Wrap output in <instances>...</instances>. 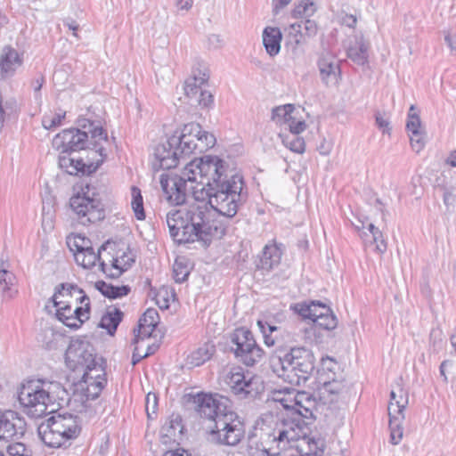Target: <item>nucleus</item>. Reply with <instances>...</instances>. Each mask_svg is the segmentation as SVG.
<instances>
[{"mask_svg": "<svg viewBox=\"0 0 456 456\" xmlns=\"http://www.w3.org/2000/svg\"><path fill=\"white\" fill-rule=\"evenodd\" d=\"M408 404V395L403 389L399 388L398 392L394 390L390 393V401L388 404L389 417L403 415V411Z\"/></svg>", "mask_w": 456, "mask_h": 456, "instance_id": "34", "label": "nucleus"}, {"mask_svg": "<svg viewBox=\"0 0 456 456\" xmlns=\"http://www.w3.org/2000/svg\"><path fill=\"white\" fill-rule=\"evenodd\" d=\"M271 366L274 373L284 381L294 385L305 384L315 370V357L304 346L292 347L283 356L273 358Z\"/></svg>", "mask_w": 456, "mask_h": 456, "instance_id": "3", "label": "nucleus"}, {"mask_svg": "<svg viewBox=\"0 0 456 456\" xmlns=\"http://www.w3.org/2000/svg\"><path fill=\"white\" fill-rule=\"evenodd\" d=\"M303 25L300 22L293 23L289 26V37H293V40L297 45L304 42Z\"/></svg>", "mask_w": 456, "mask_h": 456, "instance_id": "54", "label": "nucleus"}, {"mask_svg": "<svg viewBox=\"0 0 456 456\" xmlns=\"http://www.w3.org/2000/svg\"><path fill=\"white\" fill-rule=\"evenodd\" d=\"M159 322V315L158 311L154 308H148L139 319L138 329L134 330V338L133 343L137 344L139 340L150 338Z\"/></svg>", "mask_w": 456, "mask_h": 456, "instance_id": "23", "label": "nucleus"}, {"mask_svg": "<svg viewBox=\"0 0 456 456\" xmlns=\"http://www.w3.org/2000/svg\"><path fill=\"white\" fill-rule=\"evenodd\" d=\"M317 66L322 81L328 86L336 84L340 74L339 64L330 53H322L318 59Z\"/></svg>", "mask_w": 456, "mask_h": 456, "instance_id": "22", "label": "nucleus"}, {"mask_svg": "<svg viewBox=\"0 0 456 456\" xmlns=\"http://www.w3.org/2000/svg\"><path fill=\"white\" fill-rule=\"evenodd\" d=\"M280 136L281 137L282 143L291 151L300 154L305 151V142L303 137L295 134H280Z\"/></svg>", "mask_w": 456, "mask_h": 456, "instance_id": "45", "label": "nucleus"}, {"mask_svg": "<svg viewBox=\"0 0 456 456\" xmlns=\"http://www.w3.org/2000/svg\"><path fill=\"white\" fill-rule=\"evenodd\" d=\"M88 142L87 146L89 148L94 150L96 152L103 157L106 156L104 153L105 150L103 147L99 146L101 141H107L108 135L106 131L98 125H94V126L88 131Z\"/></svg>", "mask_w": 456, "mask_h": 456, "instance_id": "38", "label": "nucleus"}, {"mask_svg": "<svg viewBox=\"0 0 456 456\" xmlns=\"http://www.w3.org/2000/svg\"><path fill=\"white\" fill-rule=\"evenodd\" d=\"M22 55L10 45L4 46L0 53V75L2 78L12 77L22 65Z\"/></svg>", "mask_w": 456, "mask_h": 456, "instance_id": "19", "label": "nucleus"}, {"mask_svg": "<svg viewBox=\"0 0 456 456\" xmlns=\"http://www.w3.org/2000/svg\"><path fill=\"white\" fill-rule=\"evenodd\" d=\"M209 78V74L206 71L202 73V77H198L194 71L193 77H191L185 81L184 92L189 98L198 96L199 93L202 90L201 86L204 85Z\"/></svg>", "mask_w": 456, "mask_h": 456, "instance_id": "40", "label": "nucleus"}, {"mask_svg": "<svg viewBox=\"0 0 456 456\" xmlns=\"http://www.w3.org/2000/svg\"><path fill=\"white\" fill-rule=\"evenodd\" d=\"M231 342L235 346V356L247 366H254L264 357V350L256 344L252 332L248 329H236L231 335Z\"/></svg>", "mask_w": 456, "mask_h": 456, "instance_id": "9", "label": "nucleus"}, {"mask_svg": "<svg viewBox=\"0 0 456 456\" xmlns=\"http://www.w3.org/2000/svg\"><path fill=\"white\" fill-rule=\"evenodd\" d=\"M183 137L181 131H175L165 142L159 143L154 149L152 168L171 169L178 165L179 159L190 156L183 149Z\"/></svg>", "mask_w": 456, "mask_h": 456, "instance_id": "8", "label": "nucleus"}, {"mask_svg": "<svg viewBox=\"0 0 456 456\" xmlns=\"http://www.w3.org/2000/svg\"><path fill=\"white\" fill-rule=\"evenodd\" d=\"M131 207L137 220H144L146 216L143 208V200L141 190L136 186L131 188Z\"/></svg>", "mask_w": 456, "mask_h": 456, "instance_id": "46", "label": "nucleus"}, {"mask_svg": "<svg viewBox=\"0 0 456 456\" xmlns=\"http://www.w3.org/2000/svg\"><path fill=\"white\" fill-rule=\"evenodd\" d=\"M69 205L83 225L94 224L105 217L103 205L98 199L77 194L70 198Z\"/></svg>", "mask_w": 456, "mask_h": 456, "instance_id": "10", "label": "nucleus"}, {"mask_svg": "<svg viewBox=\"0 0 456 456\" xmlns=\"http://www.w3.org/2000/svg\"><path fill=\"white\" fill-rule=\"evenodd\" d=\"M225 383L238 399L254 398L257 394L253 379L248 378L241 368H232L226 375Z\"/></svg>", "mask_w": 456, "mask_h": 456, "instance_id": "16", "label": "nucleus"}, {"mask_svg": "<svg viewBox=\"0 0 456 456\" xmlns=\"http://www.w3.org/2000/svg\"><path fill=\"white\" fill-rule=\"evenodd\" d=\"M183 430V419L179 414L173 413L169 419L162 426L161 433L164 437L175 440Z\"/></svg>", "mask_w": 456, "mask_h": 456, "instance_id": "39", "label": "nucleus"}, {"mask_svg": "<svg viewBox=\"0 0 456 456\" xmlns=\"http://www.w3.org/2000/svg\"><path fill=\"white\" fill-rule=\"evenodd\" d=\"M376 125L379 129L382 130L383 134H390L391 126L390 122L387 118H385L380 113L375 115Z\"/></svg>", "mask_w": 456, "mask_h": 456, "instance_id": "61", "label": "nucleus"}, {"mask_svg": "<svg viewBox=\"0 0 456 456\" xmlns=\"http://www.w3.org/2000/svg\"><path fill=\"white\" fill-rule=\"evenodd\" d=\"M145 409L148 418H152L151 414H156L158 409V396L154 393H149L145 398Z\"/></svg>", "mask_w": 456, "mask_h": 456, "instance_id": "55", "label": "nucleus"}, {"mask_svg": "<svg viewBox=\"0 0 456 456\" xmlns=\"http://www.w3.org/2000/svg\"><path fill=\"white\" fill-rule=\"evenodd\" d=\"M347 57L358 65H364L368 62V45L362 38L356 42V45L347 49Z\"/></svg>", "mask_w": 456, "mask_h": 456, "instance_id": "41", "label": "nucleus"}, {"mask_svg": "<svg viewBox=\"0 0 456 456\" xmlns=\"http://www.w3.org/2000/svg\"><path fill=\"white\" fill-rule=\"evenodd\" d=\"M288 126L289 128V134H295L297 135H299L306 128V124L304 120H297L293 117L289 121Z\"/></svg>", "mask_w": 456, "mask_h": 456, "instance_id": "59", "label": "nucleus"}, {"mask_svg": "<svg viewBox=\"0 0 456 456\" xmlns=\"http://www.w3.org/2000/svg\"><path fill=\"white\" fill-rule=\"evenodd\" d=\"M406 129L411 134L410 141L412 150L419 152L425 146L424 132L421 127L419 115L416 112L414 105L410 107Z\"/></svg>", "mask_w": 456, "mask_h": 456, "instance_id": "18", "label": "nucleus"}, {"mask_svg": "<svg viewBox=\"0 0 456 456\" xmlns=\"http://www.w3.org/2000/svg\"><path fill=\"white\" fill-rule=\"evenodd\" d=\"M106 367L98 366L89 369L82 374L81 379L76 384V393H80L82 402L86 404L90 400L99 397L107 384Z\"/></svg>", "mask_w": 456, "mask_h": 456, "instance_id": "12", "label": "nucleus"}, {"mask_svg": "<svg viewBox=\"0 0 456 456\" xmlns=\"http://www.w3.org/2000/svg\"><path fill=\"white\" fill-rule=\"evenodd\" d=\"M48 387L45 389L43 386L36 384L34 381H29L22 385L19 391L18 399L21 406L24 408L25 412L31 418H41L47 413L54 411V403L59 398V395H54L55 391H50L51 388L65 393V390L60 383H48Z\"/></svg>", "mask_w": 456, "mask_h": 456, "instance_id": "4", "label": "nucleus"}, {"mask_svg": "<svg viewBox=\"0 0 456 456\" xmlns=\"http://www.w3.org/2000/svg\"><path fill=\"white\" fill-rule=\"evenodd\" d=\"M65 113L56 114L53 117H44L42 125L45 129H51L61 125L62 118H64Z\"/></svg>", "mask_w": 456, "mask_h": 456, "instance_id": "58", "label": "nucleus"}, {"mask_svg": "<svg viewBox=\"0 0 456 456\" xmlns=\"http://www.w3.org/2000/svg\"><path fill=\"white\" fill-rule=\"evenodd\" d=\"M71 153H62L59 156V167L66 173L71 175H90L97 168L94 163L86 164L82 159H74L70 157Z\"/></svg>", "mask_w": 456, "mask_h": 456, "instance_id": "21", "label": "nucleus"}, {"mask_svg": "<svg viewBox=\"0 0 456 456\" xmlns=\"http://www.w3.org/2000/svg\"><path fill=\"white\" fill-rule=\"evenodd\" d=\"M45 83V77L43 75L38 76L37 77L34 78L30 85L34 90L35 93V98L36 100L40 99V90Z\"/></svg>", "mask_w": 456, "mask_h": 456, "instance_id": "63", "label": "nucleus"}, {"mask_svg": "<svg viewBox=\"0 0 456 456\" xmlns=\"http://www.w3.org/2000/svg\"><path fill=\"white\" fill-rule=\"evenodd\" d=\"M110 263V265H108L105 262H101V271L109 278L118 279L132 266L134 263V257L130 252H123L122 255L112 257Z\"/></svg>", "mask_w": 456, "mask_h": 456, "instance_id": "20", "label": "nucleus"}, {"mask_svg": "<svg viewBox=\"0 0 456 456\" xmlns=\"http://www.w3.org/2000/svg\"><path fill=\"white\" fill-rule=\"evenodd\" d=\"M229 399L219 394L200 393L192 397L194 411L214 422L208 439L217 445L235 446L245 436L241 418L228 405Z\"/></svg>", "mask_w": 456, "mask_h": 456, "instance_id": "2", "label": "nucleus"}, {"mask_svg": "<svg viewBox=\"0 0 456 456\" xmlns=\"http://www.w3.org/2000/svg\"><path fill=\"white\" fill-rule=\"evenodd\" d=\"M303 25V34L305 37H314L317 35L318 26L317 23L310 19H305V20L300 21Z\"/></svg>", "mask_w": 456, "mask_h": 456, "instance_id": "53", "label": "nucleus"}, {"mask_svg": "<svg viewBox=\"0 0 456 456\" xmlns=\"http://www.w3.org/2000/svg\"><path fill=\"white\" fill-rule=\"evenodd\" d=\"M109 241L102 244L98 248L97 252H95L93 248L90 250L75 254L76 263L78 265L82 266L84 269H91L96 265V262H99V264L102 262L101 253L102 250H106Z\"/></svg>", "mask_w": 456, "mask_h": 456, "instance_id": "32", "label": "nucleus"}, {"mask_svg": "<svg viewBox=\"0 0 456 456\" xmlns=\"http://www.w3.org/2000/svg\"><path fill=\"white\" fill-rule=\"evenodd\" d=\"M282 34L279 28L266 27L263 31V44L270 56L277 55L281 51Z\"/></svg>", "mask_w": 456, "mask_h": 456, "instance_id": "29", "label": "nucleus"}, {"mask_svg": "<svg viewBox=\"0 0 456 456\" xmlns=\"http://www.w3.org/2000/svg\"><path fill=\"white\" fill-rule=\"evenodd\" d=\"M443 201L448 213H452L456 207V194L452 188L441 187Z\"/></svg>", "mask_w": 456, "mask_h": 456, "instance_id": "51", "label": "nucleus"}, {"mask_svg": "<svg viewBox=\"0 0 456 456\" xmlns=\"http://www.w3.org/2000/svg\"><path fill=\"white\" fill-rule=\"evenodd\" d=\"M9 456H28V450L22 443H14L7 446Z\"/></svg>", "mask_w": 456, "mask_h": 456, "instance_id": "57", "label": "nucleus"}, {"mask_svg": "<svg viewBox=\"0 0 456 456\" xmlns=\"http://www.w3.org/2000/svg\"><path fill=\"white\" fill-rule=\"evenodd\" d=\"M368 231H363L360 233L361 238L364 240L365 243L370 242V244H375V250L379 254H382L387 250V243L383 239V234L373 224L369 223Z\"/></svg>", "mask_w": 456, "mask_h": 456, "instance_id": "33", "label": "nucleus"}, {"mask_svg": "<svg viewBox=\"0 0 456 456\" xmlns=\"http://www.w3.org/2000/svg\"><path fill=\"white\" fill-rule=\"evenodd\" d=\"M190 274L187 265L182 259H175L173 265V277L177 283L185 281Z\"/></svg>", "mask_w": 456, "mask_h": 456, "instance_id": "50", "label": "nucleus"}, {"mask_svg": "<svg viewBox=\"0 0 456 456\" xmlns=\"http://www.w3.org/2000/svg\"><path fill=\"white\" fill-rule=\"evenodd\" d=\"M308 423L296 416L284 419L281 428H278V438L281 442L282 450H285L291 442L301 440L306 436L305 429H307Z\"/></svg>", "mask_w": 456, "mask_h": 456, "instance_id": "17", "label": "nucleus"}, {"mask_svg": "<svg viewBox=\"0 0 456 456\" xmlns=\"http://www.w3.org/2000/svg\"><path fill=\"white\" fill-rule=\"evenodd\" d=\"M81 431L79 419L70 413L53 414L42 422L37 433L42 442L48 447L60 448L70 444Z\"/></svg>", "mask_w": 456, "mask_h": 456, "instance_id": "5", "label": "nucleus"}, {"mask_svg": "<svg viewBox=\"0 0 456 456\" xmlns=\"http://www.w3.org/2000/svg\"><path fill=\"white\" fill-rule=\"evenodd\" d=\"M88 142V132L79 128L64 129L57 134L52 142L53 147L62 153H71L86 148Z\"/></svg>", "mask_w": 456, "mask_h": 456, "instance_id": "14", "label": "nucleus"}, {"mask_svg": "<svg viewBox=\"0 0 456 456\" xmlns=\"http://www.w3.org/2000/svg\"><path fill=\"white\" fill-rule=\"evenodd\" d=\"M65 362L72 371L88 372L98 366L106 367V361L97 357L94 346L87 341L72 340L65 353Z\"/></svg>", "mask_w": 456, "mask_h": 456, "instance_id": "7", "label": "nucleus"}, {"mask_svg": "<svg viewBox=\"0 0 456 456\" xmlns=\"http://www.w3.org/2000/svg\"><path fill=\"white\" fill-rule=\"evenodd\" d=\"M95 289L99 290L104 297L110 299H116L127 296L131 291V288L128 285L114 286L103 281L95 282Z\"/></svg>", "mask_w": 456, "mask_h": 456, "instance_id": "35", "label": "nucleus"}, {"mask_svg": "<svg viewBox=\"0 0 456 456\" xmlns=\"http://www.w3.org/2000/svg\"><path fill=\"white\" fill-rule=\"evenodd\" d=\"M304 444L306 448H301L298 456H322L326 447L325 440L322 437H304Z\"/></svg>", "mask_w": 456, "mask_h": 456, "instance_id": "37", "label": "nucleus"}, {"mask_svg": "<svg viewBox=\"0 0 456 456\" xmlns=\"http://www.w3.org/2000/svg\"><path fill=\"white\" fill-rule=\"evenodd\" d=\"M215 353V345L212 342H206L188 355L187 364L191 367H199L210 360Z\"/></svg>", "mask_w": 456, "mask_h": 456, "instance_id": "30", "label": "nucleus"}, {"mask_svg": "<svg viewBox=\"0 0 456 456\" xmlns=\"http://www.w3.org/2000/svg\"><path fill=\"white\" fill-rule=\"evenodd\" d=\"M14 276L12 273L2 269L0 270V291L5 293L11 289Z\"/></svg>", "mask_w": 456, "mask_h": 456, "instance_id": "52", "label": "nucleus"}, {"mask_svg": "<svg viewBox=\"0 0 456 456\" xmlns=\"http://www.w3.org/2000/svg\"><path fill=\"white\" fill-rule=\"evenodd\" d=\"M281 255L282 250L276 243L265 245L257 267L265 271L272 270L280 264Z\"/></svg>", "mask_w": 456, "mask_h": 456, "instance_id": "28", "label": "nucleus"}, {"mask_svg": "<svg viewBox=\"0 0 456 456\" xmlns=\"http://www.w3.org/2000/svg\"><path fill=\"white\" fill-rule=\"evenodd\" d=\"M86 294L84 290L76 284L61 283L55 287L54 293L50 298L53 305H63L71 302L74 296Z\"/></svg>", "mask_w": 456, "mask_h": 456, "instance_id": "27", "label": "nucleus"}, {"mask_svg": "<svg viewBox=\"0 0 456 456\" xmlns=\"http://www.w3.org/2000/svg\"><path fill=\"white\" fill-rule=\"evenodd\" d=\"M67 245L74 256L79 252H85L93 248L92 241L80 234L69 236L67 238Z\"/></svg>", "mask_w": 456, "mask_h": 456, "instance_id": "43", "label": "nucleus"}, {"mask_svg": "<svg viewBox=\"0 0 456 456\" xmlns=\"http://www.w3.org/2000/svg\"><path fill=\"white\" fill-rule=\"evenodd\" d=\"M71 304L72 302H69L53 306L56 308V317L60 322L69 328L77 329L89 319L90 299L86 294H83L76 297V304H81L84 306L77 305L72 308Z\"/></svg>", "mask_w": 456, "mask_h": 456, "instance_id": "11", "label": "nucleus"}, {"mask_svg": "<svg viewBox=\"0 0 456 456\" xmlns=\"http://www.w3.org/2000/svg\"><path fill=\"white\" fill-rule=\"evenodd\" d=\"M196 98L198 103L204 108H208L214 102L213 95L209 92L204 90H201Z\"/></svg>", "mask_w": 456, "mask_h": 456, "instance_id": "60", "label": "nucleus"}, {"mask_svg": "<svg viewBox=\"0 0 456 456\" xmlns=\"http://www.w3.org/2000/svg\"><path fill=\"white\" fill-rule=\"evenodd\" d=\"M257 326L259 327L263 334L265 344L267 346H273L275 344V339L272 337L270 333H267L264 321H257Z\"/></svg>", "mask_w": 456, "mask_h": 456, "instance_id": "62", "label": "nucleus"}, {"mask_svg": "<svg viewBox=\"0 0 456 456\" xmlns=\"http://www.w3.org/2000/svg\"><path fill=\"white\" fill-rule=\"evenodd\" d=\"M123 318V312L118 308H114L112 311H107L101 319L99 327L107 330L110 335H114L118 326Z\"/></svg>", "mask_w": 456, "mask_h": 456, "instance_id": "36", "label": "nucleus"}, {"mask_svg": "<svg viewBox=\"0 0 456 456\" xmlns=\"http://www.w3.org/2000/svg\"><path fill=\"white\" fill-rule=\"evenodd\" d=\"M444 41L451 51L456 53V35L450 32H444Z\"/></svg>", "mask_w": 456, "mask_h": 456, "instance_id": "64", "label": "nucleus"}, {"mask_svg": "<svg viewBox=\"0 0 456 456\" xmlns=\"http://www.w3.org/2000/svg\"><path fill=\"white\" fill-rule=\"evenodd\" d=\"M320 399L323 400L324 403H330L337 400L338 395L342 392L345 386L344 384L336 379L326 380L322 375L318 377Z\"/></svg>", "mask_w": 456, "mask_h": 456, "instance_id": "26", "label": "nucleus"}, {"mask_svg": "<svg viewBox=\"0 0 456 456\" xmlns=\"http://www.w3.org/2000/svg\"><path fill=\"white\" fill-rule=\"evenodd\" d=\"M200 166V183L193 191L196 202L188 208L169 211L167 224L170 236L178 244L202 242L208 247L213 239H221L226 226L212 217L208 204L218 214L232 218L248 200L242 175L217 156L206 155Z\"/></svg>", "mask_w": 456, "mask_h": 456, "instance_id": "1", "label": "nucleus"}, {"mask_svg": "<svg viewBox=\"0 0 456 456\" xmlns=\"http://www.w3.org/2000/svg\"><path fill=\"white\" fill-rule=\"evenodd\" d=\"M315 4L313 0H301L293 9L294 18L309 17L315 12Z\"/></svg>", "mask_w": 456, "mask_h": 456, "instance_id": "49", "label": "nucleus"}, {"mask_svg": "<svg viewBox=\"0 0 456 456\" xmlns=\"http://www.w3.org/2000/svg\"><path fill=\"white\" fill-rule=\"evenodd\" d=\"M314 303L312 302L311 305L307 304H300L297 306V313L304 318V319H310L313 322V319H314L316 315V310H314Z\"/></svg>", "mask_w": 456, "mask_h": 456, "instance_id": "56", "label": "nucleus"}, {"mask_svg": "<svg viewBox=\"0 0 456 456\" xmlns=\"http://www.w3.org/2000/svg\"><path fill=\"white\" fill-rule=\"evenodd\" d=\"M294 110L295 108L292 104H285L275 107L272 110V120L275 121L276 123L288 124L292 118L291 114Z\"/></svg>", "mask_w": 456, "mask_h": 456, "instance_id": "48", "label": "nucleus"}, {"mask_svg": "<svg viewBox=\"0 0 456 456\" xmlns=\"http://www.w3.org/2000/svg\"><path fill=\"white\" fill-rule=\"evenodd\" d=\"M181 132L183 137V150L189 155L204 152L216 143L215 136L203 131L198 123L184 125Z\"/></svg>", "mask_w": 456, "mask_h": 456, "instance_id": "13", "label": "nucleus"}, {"mask_svg": "<svg viewBox=\"0 0 456 456\" xmlns=\"http://www.w3.org/2000/svg\"><path fill=\"white\" fill-rule=\"evenodd\" d=\"M404 415L389 417L390 441L393 444H398L403 438L402 421Z\"/></svg>", "mask_w": 456, "mask_h": 456, "instance_id": "47", "label": "nucleus"}, {"mask_svg": "<svg viewBox=\"0 0 456 456\" xmlns=\"http://www.w3.org/2000/svg\"><path fill=\"white\" fill-rule=\"evenodd\" d=\"M295 390L285 389L283 391H275L273 395V400L280 403L283 409L295 412L294 405Z\"/></svg>", "mask_w": 456, "mask_h": 456, "instance_id": "44", "label": "nucleus"}, {"mask_svg": "<svg viewBox=\"0 0 456 456\" xmlns=\"http://www.w3.org/2000/svg\"><path fill=\"white\" fill-rule=\"evenodd\" d=\"M260 440L266 444L267 447H274L280 452L282 450L281 442L278 438V429H272L270 428H260L256 431Z\"/></svg>", "mask_w": 456, "mask_h": 456, "instance_id": "42", "label": "nucleus"}, {"mask_svg": "<svg viewBox=\"0 0 456 456\" xmlns=\"http://www.w3.org/2000/svg\"><path fill=\"white\" fill-rule=\"evenodd\" d=\"M295 412L293 416L303 419L314 418V411L316 409V399L314 395L306 391H296L294 398Z\"/></svg>", "mask_w": 456, "mask_h": 456, "instance_id": "24", "label": "nucleus"}, {"mask_svg": "<svg viewBox=\"0 0 456 456\" xmlns=\"http://www.w3.org/2000/svg\"><path fill=\"white\" fill-rule=\"evenodd\" d=\"M320 314H316L310 328L305 330L306 333H313L314 336H320L321 330L330 331L338 325L336 315L330 307L323 306Z\"/></svg>", "mask_w": 456, "mask_h": 456, "instance_id": "25", "label": "nucleus"}, {"mask_svg": "<svg viewBox=\"0 0 456 456\" xmlns=\"http://www.w3.org/2000/svg\"><path fill=\"white\" fill-rule=\"evenodd\" d=\"M206 160V156L193 159L186 164L181 175H160V186L164 196L171 205H183L187 198V182H195L200 183V166Z\"/></svg>", "mask_w": 456, "mask_h": 456, "instance_id": "6", "label": "nucleus"}, {"mask_svg": "<svg viewBox=\"0 0 456 456\" xmlns=\"http://www.w3.org/2000/svg\"><path fill=\"white\" fill-rule=\"evenodd\" d=\"M247 452L248 456H276L279 454L274 447H267L256 432L248 436Z\"/></svg>", "mask_w": 456, "mask_h": 456, "instance_id": "31", "label": "nucleus"}, {"mask_svg": "<svg viewBox=\"0 0 456 456\" xmlns=\"http://www.w3.org/2000/svg\"><path fill=\"white\" fill-rule=\"evenodd\" d=\"M26 427L25 419L18 412L0 410V441L10 442L21 438Z\"/></svg>", "mask_w": 456, "mask_h": 456, "instance_id": "15", "label": "nucleus"}]
</instances>
